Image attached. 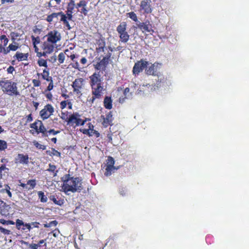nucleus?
Masks as SVG:
<instances>
[{"label": "nucleus", "mask_w": 249, "mask_h": 249, "mask_svg": "<svg viewBox=\"0 0 249 249\" xmlns=\"http://www.w3.org/2000/svg\"><path fill=\"white\" fill-rule=\"evenodd\" d=\"M62 189L64 192H80L82 190V180L78 178L71 177L70 174H66L62 178Z\"/></svg>", "instance_id": "nucleus-2"}, {"label": "nucleus", "mask_w": 249, "mask_h": 249, "mask_svg": "<svg viewBox=\"0 0 249 249\" xmlns=\"http://www.w3.org/2000/svg\"><path fill=\"white\" fill-rule=\"evenodd\" d=\"M70 1L68 3L66 12L73 13V10L75 7L76 8V4L74 0H69Z\"/></svg>", "instance_id": "nucleus-30"}, {"label": "nucleus", "mask_w": 249, "mask_h": 249, "mask_svg": "<svg viewBox=\"0 0 249 249\" xmlns=\"http://www.w3.org/2000/svg\"><path fill=\"white\" fill-rule=\"evenodd\" d=\"M47 137L50 134H53V135H55L60 133V131L55 130L53 129H51L49 130H47Z\"/></svg>", "instance_id": "nucleus-48"}, {"label": "nucleus", "mask_w": 249, "mask_h": 249, "mask_svg": "<svg viewBox=\"0 0 249 249\" xmlns=\"http://www.w3.org/2000/svg\"><path fill=\"white\" fill-rule=\"evenodd\" d=\"M39 245L38 244H31L30 245V247L32 249H37V248L39 247Z\"/></svg>", "instance_id": "nucleus-60"}, {"label": "nucleus", "mask_w": 249, "mask_h": 249, "mask_svg": "<svg viewBox=\"0 0 249 249\" xmlns=\"http://www.w3.org/2000/svg\"><path fill=\"white\" fill-rule=\"evenodd\" d=\"M81 115L78 112H73L69 115L68 120V124L75 126L83 125L87 121H90V119L85 118L84 120L80 118Z\"/></svg>", "instance_id": "nucleus-5"}, {"label": "nucleus", "mask_w": 249, "mask_h": 249, "mask_svg": "<svg viewBox=\"0 0 249 249\" xmlns=\"http://www.w3.org/2000/svg\"><path fill=\"white\" fill-rule=\"evenodd\" d=\"M89 78L92 96L89 100V102L93 104L96 99L101 98L106 89L104 88L103 78L99 71L95 72L89 77Z\"/></svg>", "instance_id": "nucleus-1"}, {"label": "nucleus", "mask_w": 249, "mask_h": 249, "mask_svg": "<svg viewBox=\"0 0 249 249\" xmlns=\"http://www.w3.org/2000/svg\"><path fill=\"white\" fill-rule=\"evenodd\" d=\"M7 148V143L4 140H0V151H4Z\"/></svg>", "instance_id": "nucleus-40"}, {"label": "nucleus", "mask_w": 249, "mask_h": 249, "mask_svg": "<svg viewBox=\"0 0 249 249\" xmlns=\"http://www.w3.org/2000/svg\"><path fill=\"white\" fill-rule=\"evenodd\" d=\"M69 52V50L66 49L65 50L64 52H61L59 53L57 57L59 64H62L64 62L66 55H67V53Z\"/></svg>", "instance_id": "nucleus-29"}, {"label": "nucleus", "mask_w": 249, "mask_h": 249, "mask_svg": "<svg viewBox=\"0 0 249 249\" xmlns=\"http://www.w3.org/2000/svg\"><path fill=\"white\" fill-rule=\"evenodd\" d=\"M69 112H62L61 113L60 118L63 120L68 123V120L69 119Z\"/></svg>", "instance_id": "nucleus-43"}, {"label": "nucleus", "mask_w": 249, "mask_h": 249, "mask_svg": "<svg viewBox=\"0 0 249 249\" xmlns=\"http://www.w3.org/2000/svg\"><path fill=\"white\" fill-rule=\"evenodd\" d=\"M44 94L48 100H49L50 101H52L53 100V96L51 92L48 91L46 93H45Z\"/></svg>", "instance_id": "nucleus-52"}, {"label": "nucleus", "mask_w": 249, "mask_h": 249, "mask_svg": "<svg viewBox=\"0 0 249 249\" xmlns=\"http://www.w3.org/2000/svg\"><path fill=\"white\" fill-rule=\"evenodd\" d=\"M84 86V79L82 78L75 79L72 82L71 86L73 88V92L77 96L82 95V90Z\"/></svg>", "instance_id": "nucleus-8"}, {"label": "nucleus", "mask_w": 249, "mask_h": 249, "mask_svg": "<svg viewBox=\"0 0 249 249\" xmlns=\"http://www.w3.org/2000/svg\"><path fill=\"white\" fill-rule=\"evenodd\" d=\"M32 83L35 87H38L41 85V82L38 79H33Z\"/></svg>", "instance_id": "nucleus-51"}, {"label": "nucleus", "mask_w": 249, "mask_h": 249, "mask_svg": "<svg viewBox=\"0 0 249 249\" xmlns=\"http://www.w3.org/2000/svg\"><path fill=\"white\" fill-rule=\"evenodd\" d=\"M30 127L34 129L37 134L41 133L42 137H47V130L41 121H36L30 124Z\"/></svg>", "instance_id": "nucleus-6"}, {"label": "nucleus", "mask_w": 249, "mask_h": 249, "mask_svg": "<svg viewBox=\"0 0 249 249\" xmlns=\"http://www.w3.org/2000/svg\"><path fill=\"white\" fill-rule=\"evenodd\" d=\"M34 145L38 149L45 150L46 146L44 145L39 143L38 142L34 141L33 142Z\"/></svg>", "instance_id": "nucleus-41"}, {"label": "nucleus", "mask_w": 249, "mask_h": 249, "mask_svg": "<svg viewBox=\"0 0 249 249\" xmlns=\"http://www.w3.org/2000/svg\"><path fill=\"white\" fill-rule=\"evenodd\" d=\"M148 62L143 59H141L138 61L134 64L133 68V74L135 75H138L142 72L145 68H146Z\"/></svg>", "instance_id": "nucleus-11"}, {"label": "nucleus", "mask_w": 249, "mask_h": 249, "mask_svg": "<svg viewBox=\"0 0 249 249\" xmlns=\"http://www.w3.org/2000/svg\"><path fill=\"white\" fill-rule=\"evenodd\" d=\"M115 169L116 168L115 166H111L107 165L105 168V172L104 173L105 176L106 177L110 176L112 174V172H114Z\"/></svg>", "instance_id": "nucleus-33"}, {"label": "nucleus", "mask_w": 249, "mask_h": 249, "mask_svg": "<svg viewBox=\"0 0 249 249\" xmlns=\"http://www.w3.org/2000/svg\"><path fill=\"white\" fill-rule=\"evenodd\" d=\"M31 38L34 46H36L40 43V38L39 36L36 37L34 36H32Z\"/></svg>", "instance_id": "nucleus-46"}, {"label": "nucleus", "mask_w": 249, "mask_h": 249, "mask_svg": "<svg viewBox=\"0 0 249 249\" xmlns=\"http://www.w3.org/2000/svg\"><path fill=\"white\" fill-rule=\"evenodd\" d=\"M8 206L6 205V203L0 199V213L2 215H6V213L7 211L6 212L5 210L6 208Z\"/></svg>", "instance_id": "nucleus-34"}, {"label": "nucleus", "mask_w": 249, "mask_h": 249, "mask_svg": "<svg viewBox=\"0 0 249 249\" xmlns=\"http://www.w3.org/2000/svg\"><path fill=\"white\" fill-rule=\"evenodd\" d=\"M10 187L8 184L4 185V188L1 190L0 192L2 193H6L9 197H12V195L10 192Z\"/></svg>", "instance_id": "nucleus-36"}, {"label": "nucleus", "mask_w": 249, "mask_h": 249, "mask_svg": "<svg viewBox=\"0 0 249 249\" xmlns=\"http://www.w3.org/2000/svg\"><path fill=\"white\" fill-rule=\"evenodd\" d=\"M0 39L3 42V45L2 46L5 47L7 45L9 41L8 38L5 35H2L0 36Z\"/></svg>", "instance_id": "nucleus-45"}, {"label": "nucleus", "mask_w": 249, "mask_h": 249, "mask_svg": "<svg viewBox=\"0 0 249 249\" xmlns=\"http://www.w3.org/2000/svg\"><path fill=\"white\" fill-rule=\"evenodd\" d=\"M37 64L39 67H44L45 68H48L47 60L40 58L37 60Z\"/></svg>", "instance_id": "nucleus-38"}, {"label": "nucleus", "mask_w": 249, "mask_h": 249, "mask_svg": "<svg viewBox=\"0 0 249 249\" xmlns=\"http://www.w3.org/2000/svg\"><path fill=\"white\" fill-rule=\"evenodd\" d=\"M111 55V53H108L100 61L94 65L95 69L96 70H105L110 60Z\"/></svg>", "instance_id": "nucleus-10"}, {"label": "nucleus", "mask_w": 249, "mask_h": 249, "mask_svg": "<svg viewBox=\"0 0 249 249\" xmlns=\"http://www.w3.org/2000/svg\"><path fill=\"white\" fill-rule=\"evenodd\" d=\"M7 48L8 53L10 51H16L18 48V46L16 45H14L13 44H10Z\"/></svg>", "instance_id": "nucleus-47"}, {"label": "nucleus", "mask_w": 249, "mask_h": 249, "mask_svg": "<svg viewBox=\"0 0 249 249\" xmlns=\"http://www.w3.org/2000/svg\"><path fill=\"white\" fill-rule=\"evenodd\" d=\"M49 168L47 169L46 171L52 172L53 177L57 176L58 170H56V166L55 165L49 163Z\"/></svg>", "instance_id": "nucleus-31"}, {"label": "nucleus", "mask_w": 249, "mask_h": 249, "mask_svg": "<svg viewBox=\"0 0 249 249\" xmlns=\"http://www.w3.org/2000/svg\"><path fill=\"white\" fill-rule=\"evenodd\" d=\"M52 152L51 154H50L51 156H56L58 157H60L61 153L55 150L54 148H52Z\"/></svg>", "instance_id": "nucleus-49"}, {"label": "nucleus", "mask_w": 249, "mask_h": 249, "mask_svg": "<svg viewBox=\"0 0 249 249\" xmlns=\"http://www.w3.org/2000/svg\"><path fill=\"white\" fill-rule=\"evenodd\" d=\"M16 226L18 229H19L20 227L23 225V222L19 219H17L16 220Z\"/></svg>", "instance_id": "nucleus-55"}, {"label": "nucleus", "mask_w": 249, "mask_h": 249, "mask_svg": "<svg viewBox=\"0 0 249 249\" xmlns=\"http://www.w3.org/2000/svg\"><path fill=\"white\" fill-rule=\"evenodd\" d=\"M157 76L158 79L156 80L155 86L160 88L168 85V81L166 77L162 74H158Z\"/></svg>", "instance_id": "nucleus-22"}, {"label": "nucleus", "mask_w": 249, "mask_h": 249, "mask_svg": "<svg viewBox=\"0 0 249 249\" xmlns=\"http://www.w3.org/2000/svg\"><path fill=\"white\" fill-rule=\"evenodd\" d=\"M18 185L22 187L23 189L29 191L35 188L36 185V181L35 179H29L27 181L26 183L20 182Z\"/></svg>", "instance_id": "nucleus-19"}, {"label": "nucleus", "mask_w": 249, "mask_h": 249, "mask_svg": "<svg viewBox=\"0 0 249 249\" xmlns=\"http://www.w3.org/2000/svg\"><path fill=\"white\" fill-rule=\"evenodd\" d=\"M67 105L68 106V108L69 109H72V103H71V100H69L68 101V104H67Z\"/></svg>", "instance_id": "nucleus-63"}, {"label": "nucleus", "mask_w": 249, "mask_h": 249, "mask_svg": "<svg viewBox=\"0 0 249 249\" xmlns=\"http://www.w3.org/2000/svg\"><path fill=\"white\" fill-rule=\"evenodd\" d=\"M28 56V53H23L19 52H17L13 57L16 58L18 60V61H22L24 60H27Z\"/></svg>", "instance_id": "nucleus-25"}, {"label": "nucleus", "mask_w": 249, "mask_h": 249, "mask_svg": "<svg viewBox=\"0 0 249 249\" xmlns=\"http://www.w3.org/2000/svg\"><path fill=\"white\" fill-rule=\"evenodd\" d=\"M137 27L140 29L142 33L154 32L153 27L150 21L148 20L143 22H139L136 24Z\"/></svg>", "instance_id": "nucleus-15"}, {"label": "nucleus", "mask_w": 249, "mask_h": 249, "mask_svg": "<svg viewBox=\"0 0 249 249\" xmlns=\"http://www.w3.org/2000/svg\"><path fill=\"white\" fill-rule=\"evenodd\" d=\"M46 37L47 41L53 44L61 39L60 34L56 30L49 32L46 35Z\"/></svg>", "instance_id": "nucleus-13"}, {"label": "nucleus", "mask_w": 249, "mask_h": 249, "mask_svg": "<svg viewBox=\"0 0 249 249\" xmlns=\"http://www.w3.org/2000/svg\"><path fill=\"white\" fill-rule=\"evenodd\" d=\"M99 46H105L106 43L104 39L101 38L98 40L96 42Z\"/></svg>", "instance_id": "nucleus-54"}, {"label": "nucleus", "mask_w": 249, "mask_h": 249, "mask_svg": "<svg viewBox=\"0 0 249 249\" xmlns=\"http://www.w3.org/2000/svg\"><path fill=\"white\" fill-rule=\"evenodd\" d=\"M27 120L28 122H31L33 120V117L31 114L28 115L27 117Z\"/></svg>", "instance_id": "nucleus-64"}, {"label": "nucleus", "mask_w": 249, "mask_h": 249, "mask_svg": "<svg viewBox=\"0 0 249 249\" xmlns=\"http://www.w3.org/2000/svg\"><path fill=\"white\" fill-rule=\"evenodd\" d=\"M68 100H64L60 102V108L61 109H63L65 108H66V107H67V104H68Z\"/></svg>", "instance_id": "nucleus-53"}, {"label": "nucleus", "mask_w": 249, "mask_h": 249, "mask_svg": "<svg viewBox=\"0 0 249 249\" xmlns=\"http://www.w3.org/2000/svg\"><path fill=\"white\" fill-rule=\"evenodd\" d=\"M0 223H1L2 225H14L15 224V223L12 220H6L4 219H0Z\"/></svg>", "instance_id": "nucleus-42"}, {"label": "nucleus", "mask_w": 249, "mask_h": 249, "mask_svg": "<svg viewBox=\"0 0 249 249\" xmlns=\"http://www.w3.org/2000/svg\"><path fill=\"white\" fill-rule=\"evenodd\" d=\"M61 95V97H63L65 99L67 100H68L70 97L69 95L65 93H62Z\"/></svg>", "instance_id": "nucleus-62"}, {"label": "nucleus", "mask_w": 249, "mask_h": 249, "mask_svg": "<svg viewBox=\"0 0 249 249\" xmlns=\"http://www.w3.org/2000/svg\"><path fill=\"white\" fill-rule=\"evenodd\" d=\"M151 0H142L140 6V11L143 15L151 14L153 11Z\"/></svg>", "instance_id": "nucleus-9"}, {"label": "nucleus", "mask_w": 249, "mask_h": 249, "mask_svg": "<svg viewBox=\"0 0 249 249\" xmlns=\"http://www.w3.org/2000/svg\"><path fill=\"white\" fill-rule=\"evenodd\" d=\"M38 195L40 200L42 203H45L47 201V197L44 195V193L42 191L38 192Z\"/></svg>", "instance_id": "nucleus-37"}, {"label": "nucleus", "mask_w": 249, "mask_h": 249, "mask_svg": "<svg viewBox=\"0 0 249 249\" xmlns=\"http://www.w3.org/2000/svg\"><path fill=\"white\" fill-rule=\"evenodd\" d=\"M62 17V11L59 12H53L52 14L47 16L45 20L49 23L51 24L53 22H57L58 19V18H60V19Z\"/></svg>", "instance_id": "nucleus-21"}, {"label": "nucleus", "mask_w": 249, "mask_h": 249, "mask_svg": "<svg viewBox=\"0 0 249 249\" xmlns=\"http://www.w3.org/2000/svg\"><path fill=\"white\" fill-rule=\"evenodd\" d=\"M87 1L86 0H81L76 3V8L78 12L86 16L89 10L87 8Z\"/></svg>", "instance_id": "nucleus-16"}, {"label": "nucleus", "mask_w": 249, "mask_h": 249, "mask_svg": "<svg viewBox=\"0 0 249 249\" xmlns=\"http://www.w3.org/2000/svg\"><path fill=\"white\" fill-rule=\"evenodd\" d=\"M57 59V58L56 55L52 56L49 59V61L52 62V63H55Z\"/></svg>", "instance_id": "nucleus-57"}, {"label": "nucleus", "mask_w": 249, "mask_h": 249, "mask_svg": "<svg viewBox=\"0 0 249 249\" xmlns=\"http://www.w3.org/2000/svg\"><path fill=\"white\" fill-rule=\"evenodd\" d=\"M159 65L160 64L157 62L152 64L150 66L146 68L145 70V73L148 75L157 76L159 74Z\"/></svg>", "instance_id": "nucleus-18"}, {"label": "nucleus", "mask_w": 249, "mask_h": 249, "mask_svg": "<svg viewBox=\"0 0 249 249\" xmlns=\"http://www.w3.org/2000/svg\"><path fill=\"white\" fill-rule=\"evenodd\" d=\"M127 24L123 21L117 27L116 31L118 33L120 40L119 42L126 43L129 39L130 36L126 31Z\"/></svg>", "instance_id": "nucleus-4"}, {"label": "nucleus", "mask_w": 249, "mask_h": 249, "mask_svg": "<svg viewBox=\"0 0 249 249\" xmlns=\"http://www.w3.org/2000/svg\"><path fill=\"white\" fill-rule=\"evenodd\" d=\"M50 199L55 204L59 206H61L64 203V200L62 199H58L56 198L54 196L52 195L49 197Z\"/></svg>", "instance_id": "nucleus-32"}, {"label": "nucleus", "mask_w": 249, "mask_h": 249, "mask_svg": "<svg viewBox=\"0 0 249 249\" xmlns=\"http://www.w3.org/2000/svg\"><path fill=\"white\" fill-rule=\"evenodd\" d=\"M16 164H28L29 163V156L27 154H18L15 159Z\"/></svg>", "instance_id": "nucleus-20"}, {"label": "nucleus", "mask_w": 249, "mask_h": 249, "mask_svg": "<svg viewBox=\"0 0 249 249\" xmlns=\"http://www.w3.org/2000/svg\"><path fill=\"white\" fill-rule=\"evenodd\" d=\"M88 128L81 129L80 131L84 134L87 135L89 137L94 136L96 138L100 137V133L94 129V126L91 123L87 124Z\"/></svg>", "instance_id": "nucleus-12"}, {"label": "nucleus", "mask_w": 249, "mask_h": 249, "mask_svg": "<svg viewBox=\"0 0 249 249\" xmlns=\"http://www.w3.org/2000/svg\"><path fill=\"white\" fill-rule=\"evenodd\" d=\"M48 82H49V85L47 87V88L44 90V91H43V94H45V93H46L48 91H50L53 88L54 86H53V79L51 80L50 81H48Z\"/></svg>", "instance_id": "nucleus-39"}, {"label": "nucleus", "mask_w": 249, "mask_h": 249, "mask_svg": "<svg viewBox=\"0 0 249 249\" xmlns=\"http://www.w3.org/2000/svg\"><path fill=\"white\" fill-rule=\"evenodd\" d=\"M41 74L42 79L47 81H50L53 79L52 77L50 76L49 69L48 68H45L43 71V72L41 73Z\"/></svg>", "instance_id": "nucleus-28"}, {"label": "nucleus", "mask_w": 249, "mask_h": 249, "mask_svg": "<svg viewBox=\"0 0 249 249\" xmlns=\"http://www.w3.org/2000/svg\"><path fill=\"white\" fill-rule=\"evenodd\" d=\"M67 56L68 57L70 58L71 60H72L73 62V63L71 64L72 67L75 69L78 70V71H81L82 68L80 67L79 64L77 61L75 60V58H77L78 57L79 55L74 53L71 54L67 53Z\"/></svg>", "instance_id": "nucleus-23"}, {"label": "nucleus", "mask_w": 249, "mask_h": 249, "mask_svg": "<svg viewBox=\"0 0 249 249\" xmlns=\"http://www.w3.org/2000/svg\"><path fill=\"white\" fill-rule=\"evenodd\" d=\"M101 118L102 119V124L104 127H107L109 125H112L113 124V116L111 111H109L106 116L101 115Z\"/></svg>", "instance_id": "nucleus-17"}, {"label": "nucleus", "mask_w": 249, "mask_h": 249, "mask_svg": "<svg viewBox=\"0 0 249 249\" xmlns=\"http://www.w3.org/2000/svg\"><path fill=\"white\" fill-rule=\"evenodd\" d=\"M0 170L3 171L5 170H8L9 169L6 167V165L5 164H3L0 166Z\"/></svg>", "instance_id": "nucleus-61"}, {"label": "nucleus", "mask_w": 249, "mask_h": 249, "mask_svg": "<svg viewBox=\"0 0 249 249\" xmlns=\"http://www.w3.org/2000/svg\"><path fill=\"white\" fill-rule=\"evenodd\" d=\"M104 106L107 109H111L112 108V99L111 96H107L104 99Z\"/></svg>", "instance_id": "nucleus-26"}, {"label": "nucleus", "mask_w": 249, "mask_h": 249, "mask_svg": "<svg viewBox=\"0 0 249 249\" xmlns=\"http://www.w3.org/2000/svg\"><path fill=\"white\" fill-rule=\"evenodd\" d=\"M107 165L111 166H114V165L115 164V161L114 159L112 157H108L107 159Z\"/></svg>", "instance_id": "nucleus-44"}, {"label": "nucleus", "mask_w": 249, "mask_h": 249, "mask_svg": "<svg viewBox=\"0 0 249 249\" xmlns=\"http://www.w3.org/2000/svg\"><path fill=\"white\" fill-rule=\"evenodd\" d=\"M54 112L53 107L50 104H48L44 107L39 112V115L43 120L48 119Z\"/></svg>", "instance_id": "nucleus-7"}, {"label": "nucleus", "mask_w": 249, "mask_h": 249, "mask_svg": "<svg viewBox=\"0 0 249 249\" xmlns=\"http://www.w3.org/2000/svg\"><path fill=\"white\" fill-rule=\"evenodd\" d=\"M126 16L134 22H137L138 21L137 16L134 12H130L126 13Z\"/></svg>", "instance_id": "nucleus-35"}, {"label": "nucleus", "mask_w": 249, "mask_h": 249, "mask_svg": "<svg viewBox=\"0 0 249 249\" xmlns=\"http://www.w3.org/2000/svg\"><path fill=\"white\" fill-rule=\"evenodd\" d=\"M124 96L119 98L120 103H124L126 99L129 98L131 97L132 94L130 92V89L129 88H126L123 92Z\"/></svg>", "instance_id": "nucleus-27"}, {"label": "nucleus", "mask_w": 249, "mask_h": 249, "mask_svg": "<svg viewBox=\"0 0 249 249\" xmlns=\"http://www.w3.org/2000/svg\"><path fill=\"white\" fill-rule=\"evenodd\" d=\"M0 53H3L4 54L8 53L7 48H5V46L0 44Z\"/></svg>", "instance_id": "nucleus-50"}, {"label": "nucleus", "mask_w": 249, "mask_h": 249, "mask_svg": "<svg viewBox=\"0 0 249 249\" xmlns=\"http://www.w3.org/2000/svg\"><path fill=\"white\" fill-rule=\"evenodd\" d=\"M15 70V68L13 66H10L7 68V71L8 73L12 74Z\"/></svg>", "instance_id": "nucleus-56"}, {"label": "nucleus", "mask_w": 249, "mask_h": 249, "mask_svg": "<svg viewBox=\"0 0 249 249\" xmlns=\"http://www.w3.org/2000/svg\"><path fill=\"white\" fill-rule=\"evenodd\" d=\"M0 87L4 93L10 96L19 95L17 83L11 80H7L4 78L0 80Z\"/></svg>", "instance_id": "nucleus-3"}, {"label": "nucleus", "mask_w": 249, "mask_h": 249, "mask_svg": "<svg viewBox=\"0 0 249 249\" xmlns=\"http://www.w3.org/2000/svg\"><path fill=\"white\" fill-rule=\"evenodd\" d=\"M41 48L43 51H46V53H51L53 52L54 46L53 44L46 41L43 42Z\"/></svg>", "instance_id": "nucleus-24"}, {"label": "nucleus", "mask_w": 249, "mask_h": 249, "mask_svg": "<svg viewBox=\"0 0 249 249\" xmlns=\"http://www.w3.org/2000/svg\"><path fill=\"white\" fill-rule=\"evenodd\" d=\"M87 62H88V60H87V58L85 57H82L80 59V63L83 65H86L87 64Z\"/></svg>", "instance_id": "nucleus-58"}, {"label": "nucleus", "mask_w": 249, "mask_h": 249, "mask_svg": "<svg viewBox=\"0 0 249 249\" xmlns=\"http://www.w3.org/2000/svg\"><path fill=\"white\" fill-rule=\"evenodd\" d=\"M105 47V46H99L98 48H96V52L97 53L104 52Z\"/></svg>", "instance_id": "nucleus-59"}, {"label": "nucleus", "mask_w": 249, "mask_h": 249, "mask_svg": "<svg viewBox=\"0 0 249 249\" xmlns=\"http://www.w3.org/2000/svg\"><path fill=\"white\" fill-rule=\"evenodd\" d=\"M73 13L66 12V14H65L62 12V17L60 19V22H62L63 25L67 28L68 30H71V27L69 22V21L72 20Z\"/></svg>", "instance_id": "nucleus-14"}]
</instances>
